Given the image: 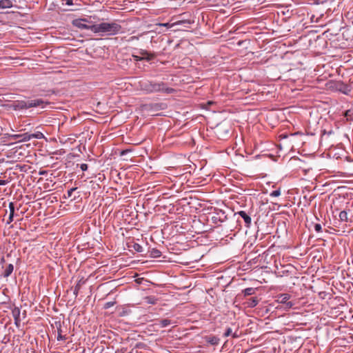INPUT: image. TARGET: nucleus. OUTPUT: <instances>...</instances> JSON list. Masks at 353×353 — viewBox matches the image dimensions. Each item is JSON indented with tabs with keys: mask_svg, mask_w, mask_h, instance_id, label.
I'll list each match as a JSON object with an SVG mask.
<instances>
[{
	"mask_svg": "<svg viewBox=\"0 0 353 353\" xmlns=\"http://www.w3.org/2000/svg\"><path fill=\"white\" fill-rule=\"evenodd\" d=\"M150 255L154 257V258H158L159 256H161V251H159L158 249H156V248H153L152 249V250L150 251Z\"/></svg>",
	"mask_w": 353,
	"mask_h": 353,
	"instance_id": "21",
	"label": "nucleus"
},
{
	"mask_svg": "<svg viewBox=\"0 0 353 353\" xmlns=\"http://www.w3.org/2000/svg\"><path fill=\"white\" fill-rule=\"evenodd\" d=\"M139 54L143 57V60H145L147 61H150L154 59L156 57L154 52H150L143 49H140L139 50Z\"/></svg>",
	"mask_w": 353,
	"mask_h": 353,
	"instance_id": "10",
	"label": "nucleus"
},
{
	"mask_svg": "<svg viewBox=\"0 0 353 353\" xmlns=\"http://www.w3.org/2000/svg\"><path fill=\"white\" fill-rule=\"evenodd\" d=\"M225 331L229 332V331H232V330H231V328L228 327V328L226 329Z\"/></svg>",
	"mask_w": 353,
	"mask_h": 353,
	"instance_id": "48",
	"label": "nucleus"
},
{
	"mask_svg": "<svg viewBox=\"0 0 353 353\" xmlns=\"http://www.w3.org/2000/svg\"><path fill=\"white\" fill-rule=\"evenodd\" d=\"M4 262H5V259H4V257H2V258L1 259L0 263H3Z\"/></svg>",
	"mask_w": 353,
	"mask_h": 353,
	"instance_id": "43",
	"label": "nucleus"
},
{
	"mask_svg": "<svg viewBox=\"0 0 353 353\" xmlns=\"http://www.w3.org/2000/svg\"><path fill=\"white\" fill-rule=\"evenodd\" d=\"M227 216L225 214V212L223 210H219L215 212L214 215H213L211 218L212 223L216 225H219L221 223L225 221Z\"/></svg>",
	"mask_w": 353,
	"mask_h": 353,
	"instance_id": "7",
	"label": "nucleus"
},
{
	"mask_svg": "<svg viewBox=\"0 0 353 353\" xmlns=\"http://www.w3.org/2000/svg\"><path fill=\"white\" fill-rule=\"evenodd\" d=\"M345 309H339L338 307L332 306V329L335 331L339 330L341 327H346V322L344 319L347 317Z\"/></svg>",
	"mask_w": 353,
	"mask_h": 353,
	"instance_id": "4",
	"label": "nucleus"
},
{
	"mask_svg": "<svg viewBox=\"0 0 353 353\" xmlns=\"http://www.w3.org/2000/svg\"><path fill=\"white\" fill-rule=\"evenodd\" d=\"M255 288H245L242 291V293L244 294L245 296L252 295L255 293Z\"/></svg>",
	"mask_w": 353,
	"mask_h": 353,
	"instance_id": "19",
	"label": "nucleus"
},
{
	"mask_svg": "<svg viewBox=\"0 0 353 353\" xmlns=\"http://www.w3.org/2000/svg\"><path fill=\"white\" fill-rule=\"evenodd\" d=\"M10 138L13 140H16L20 139L19 142H25L30 141L29 133H23V134H14L10 135Z\"/></svg>",
	"mask_w": 353,
	"mask_h": 353,
	"instance_id": "11",
	"label": "nucleus"
},
{
	"mask_svg": "<svg viewBox=\"0 0 353 353\" xmlns=\"http://www.w3.org/2000/svg\"><path fill=\"white\" fill-rule=\"evenodd\" d=\"M137 245V248H135V249L137 250V251L140 252L141 250H139V248H141V246L139 245H138V244Z\"/></svg>",
	"mask_w": 353,
	"mask_h": 353,
	"instance_id": "41",
	"label": "nucleus"
},
{
	"mask_svg": "<svg viewBox=\"0 0 353 353\" xmlns=\"http://www.w3.org/2000/svg\"><path fill=\"white\" fill-rule=\"evenodd\" d=\"M12 314L14 319L15 324L19 326L20 322H21V310L18 307H14L12 310Z\"/></svg>",
	"mask_w": 353,
	"mask_h": 353,
	"instance_id": "12",
	"label": "nucleus"
},
{
	"mask_svg": "<svg viewBox=\"0 0 353 353\" xmlns=\"http://www.w3.org/2000/svg\"><path fill=\"white\" fill-rule=\"evenodd\" d=\"M339 91L345 94H348L350 91V86L339 81H332V91Z\"/></svg>",
	"mask_w": 353,
	"mask_h": 353,
	"instance_id": "5",
	"label": "nucleus"
},
{
	"mask_svg": "<svg viewBox=\"0 0 353 353\" xmlns=\"http://www.w3.org/2000/svg\"><path fill=\"white\" fill-rule=\"evenodd\" d=\"M80 288H81V285L79 283L77 284V285L74 287V294L75 295V296H77L78 295Z\"/></svg>",
	"mask_w": 353,
	"mask_h": 353,
	"instance_id": "28",
	"label": "nucleus"
},
{
	"mask_svg": "<svg viewBox=\"0 0 353 353\" xmlns=\"http://www.w3.org/2000/svg\"><path fill=\"white\" fill-rule=\"evenodd\" d=\"M52 334L54 335V337L57 338V341L65 340L66 339L65 336H63L61 334V332H57V334L56 332H52V334L50 336L48 335V337H52Z\"/></svg>",
	"mask_w": 353,
	"mask_h": 353,
	"instance_id": "22",
	"label": "nucleus"
},
{
	"mask_svg": "<svg viewBox=\"0 0 353 353\" xmlns=\"http://www.w3.org/2000/svg\"><path fill=\"white\" fill-rule=\"evenodd\" d=\"M10 213L14 214V204L12 202L9 203Z\"/></svg>",
	"mask_w": 353,
	"mask_h": 353,
	"instance_id": "31",
	"label": "nucleus"
},
{
	"mask_svg": "<svg viewBox=\"0 0 353 353\" xmlns=\"http://www.w3.org/2000/svg\"><path fill=\"white\" fill-rule=\"evenodd\" d=\"M159 26H165V27H167V28H171L173 26V24L170 25V23H160Z\"/></svg>",
	"mask_w": 353,
	"mask_h": 353,
	"instance_id": "38",
	"label": "nucleus"
},
{
	"mask_svg": "<svg viewBox=\"0 0 353 353\" xmlns=\"http://www.w3.org/2000/svg\"><path fill=\"white\" fill-rule=\"evenodd\" d=\"M65 5L67 6H72L73 1L72 0H65Z\"/></svg>",
	"mask_w": 353,
	"mask_h": 353,
	"instance_id": "39",
	"label": "nucleus"
},
{
	"mask_svg": "<svg viewBox=\"0 0 353 353\" xmlns=\"http://www.w3.org/2000/svg\"><path fill=\"white\" fill-rule=\"evenodd\" d=\"M48 103V102L44 101L41 99H36L29 101H23V100H17L12 101L11 103L8 105L10 108H12L14 110H26L30 108L41 106L43 108L44 104Z\"/></svg>",
	"mask_w": 353,
	"mask_h": 353,
	"instance_id": "3",
	"label": "nucleus"
},
{
	"mask_svg": "<svg viewBox=\"0 0 353 353\" xmlns=\"http://www.w3.org/2000/svg\"><path fill=\"white\" fill-rule=\"evenodd\" d=\"M239 214L245 221L247 227H249L251 224V218L245 211H239L236 213Z\"/></svg>",
	"mask_w": 353,
	"mask_h": 353,
	"instance_id": "13",
	"label": "nucleus"
},
{
	"mask_svg": "<svg viewBox=\"0 0 353 353\" xmlns=\"http://www.w3.org/2000/svg\"><path fill=\"white\" fill-rule=\"evenodd\" d=\"M336 249V248H334L332 247V258L334 257V250H335Z\"/></svg>",
	"mask_w": 353,
	"mask_h": 353,
	"instance_id": "45",
	"label": "nucleus"
},
{
	"mask_svg": "<svg viewBox=\"0 0 353 353\" xmlns=\"http://www.w3.org/2000/svg\"><path fill=\"white\" fill-rule=\"evenodd\" d=\"M13 270H14V266L12 264H8V265H6L2 275L3 276V277H8L10 276V274H12V272H13Z\"/></svg>",
	"mask_w": 353,
	"mask_h": 353,
	"instance_id": "16",
	"label": "nucleus"
},
{
	"mask_svg": "<svg viewBox=\"0 0 353 353\" xmlns=\"http://www.w3.org/2000/svg\"><path fill=\"white\" fill-rule=\"evenodd\" d=\"M146 299H147V302L148 303H151V304L155 303V300H154V297L148 296V297H146Z\"/></svg>",
	"mask_w": 353,
	"mask_h": 353,
	"instance_id": "32",
	"label": "nucleus"
},
{
	"mask_svg": "<svg viewBox=\"0 0 353 353\" xmlns=\"http://www.w3.org/2000/svg\"><path fill=\"white\" fill-rule=\"evenodd\" d=\"M77 190V188H72L71 189H70L68 191V197H70L72 196V194L74 191H75Z\"/></svg>",
	"mask_w": 353,
	"mask_h": 353,
	"instance_id": "35",
	"label": "nucleus"
},
{
	"mask_svg": "<svg viewBox=\"0 0 353 353\" xmlns=\"http://www.w3.org/2000/svg\"><path fill=\"white\" fill-rule=\"evenodd\" d=\"M14 216V214L10 213L8 220L7 221V224H10V223H12L13 221Z\"/></svg>",
	"mask_w": 353,
	"mask_h": 353,
	"instance_id": "34",
	"label": "nucleus"
},
{
	"mask_svg": "<svg viewBox=\"0 0 353 353\" xmlns=\"http://www.w3.org/2000/svg\"><path fill=\"white\" fill-rule=\"evenodd\" d=\"M334 199H332V204H334V203H335V201H334V199H335V196H336V194H334Z\"/></svg>",
	"mask_w": 353,
	"mask_h": 353,
	"instance_id": "46",
	"label": "nucleus"
},
{
	"mask_svg": "<svg viewBox=\"0 0 353 353\" xmlns=\"http://www.w3.org/2000/svg\"><path fill=\"white\" fill-rule=\"evenodd\" d=\"M114 304H115L114 301L107 302L105 303L103 307H104V309H108V308L112 307Z\"/></svg>",
	"mask_w": 353,
	"mask_h": 353,
	"instance_id": "26",
	"label": "nucleus"
},
{
	"mask_svg": "<svg viewBox=\"0 0 353 353\" xmlns=\"http://www.w3.org/2000/svg\"><path fill=\"white\" fill-rule=\"evenodd\" d=\"M290 296H291L289 294H287V293L281 294L277 296L276 301L278 303L285 304V303H287L288 301L290 300Z\"/></svg>",
	"mask_w": 353,
	"mask_h": 353,
	"instance_id": "14",
	"label": "nucleus"
},
{
	"mask_svg": "<svg viewBox=\"0 0 353 353\" xmlns=\"http://www.w3.org/2000/svg\"><path fill=\"white\" fill-rule=\"evenodd\" d=\"M132 56L134 60L136 61H141L143 60V57L140 54L137 55V54H133Z\"/></svg>",
	"mask_w": 353,
	"mask_h": 353,
	"instance_id": "27",
	"label": "nucleus"
},
{
	"mask_svg": "<svg viewBox=\"0 0 353 353\" xmlns=\"http://www.w3.org/2000/svg\"><path fill=\"white\" fill-rule=\"evenodd\" d=\"M207 341L208 343H210L212 345H217L219 342V339H218L216 336H210L207 338Z\"/></svg>",
	"mask_w": 353,
	"mask_h": 353,
	"instance_id": "20",
	"label": "nucleus"
},
{
	"mask_svg": "<svg viewBox=\"0 0 353 353\" xmlns=\"http://www.w3.org/2000/svg\"><path fill=\"white\" fill-rule=\"evenodd\" d=\"M334 212L332 211V216L334 217L333 225L336 227L337 222H346L347 221V214L346 211L342 210L339 213V219L336 218V215H334Z\"/></svg>",
	"mask_w": 353,
	"mask_h": 353,
	"instance_id": "9",
	"label": "nucleus"
},
{
	"mask_svg": "<svg viewBox=\"0 0 353 353\" xmlns=\"http://www.w3.org/2000/svg\"><path fill=\"white\" fill-rule=\"evenodd\" d=\"M7 183L8 181L6 180H0V185H5L7 184Z\"/></svg>",
	"mask_w": 353,
	"mask_h": 353,
	"instance_id": "40",
	"label": "nucleus"
},
{
	"mask_svg": "<svg viewBox=\"0 0 353 353\" xmlns=\"http://www.w3.org/2000/svg\"><path fill=\"white\" fill-rule=\"evenodd\" d=\"M26 313V311H25V310H24V311H23V313L22 314H23V318H25Z\"/></svg>",
	"mask_w": 353,
	"mask_h": 353,
	"instance_id": "47",
	"label": "nucleus"
},
{
	"mask_svg": "<svg viewBox=\"0 0 353 353\" xmlns=\"http://www.w3.org/2000/svg\"><path fill=\"white\" fill-rule=\"evenodd\" d=\"M231 334H232V332H225V336H228ZM240 336H241V334H238L237 332H232V337L238 338V337H240Z\"/></svg>",
	"mask_w": 353,
	"mask_h": 353,
	"instance_id": "25",
	"label": "nucleus"
},
{
	"mask_svg": "<svg viewBox=\"0 0 353 353\" xmlns=\"http://www.w3.org/2000/svg\"><path fill=\"white\" fill-rule=\"evenodd\" d=\"M294 303L292 301H288L287 303H285V307L286 309L292 308L294 306Z\"/></svg>",
	"mask_w": 353,
	"mask_h": 353,
	"instance_id": "30",
	"label": "nucleus"
},
{
	"mask_svg": "<svg viewBox=\"0 0 353 353\" xmlns=\"http://www.w3.org/2000/svg\"><path fill=\"white\" fill-rule=\"evenodd\" d=\"M351 318L353 319V314L351 316Z\"/></svg>",
	"mask_w": 353,
	"mask_h": 353,
	"instance_id": "49",
	"label": "nucleus"
},
{
	"mask_svg": "<svg viewBox=\"0 0 353 353\" xmlns=\"http://www.w3.org/2000/svg\"><path fill=\"white\" fill-rule=\"evenodd\" d=\"M91 28L92 32L94 33H99L101 35L112 36L118 34L122 27L116 22H103L99 24H93Z\"/></svg>",
	"mask_w": 353,
	"mask_h": 353,
	"instance_id": "2",
	"label": "nucleus"
},
{
	"mask_svg": "<svg viewBox=\"0 0 353 353\" xmlns=\"http://www.w3.org/2000/svg\"><path fill=\"white\" fill-rule=\"evenodd\" d=\"M258 303L259 299L257 297H251L248 302V305L250 307H254L258 304Z\"/></svg>",
	"mask_w": 353,
	"mask_h": 353,
	"instance_id": "18",
	"label": "nucleus"
},
{
	"mask_svg": "<svg viewBox=\"0 0 353 353\" xmlns=\"http://www.w3.org/2000/svg\"><path fill=\"white\" fill-rule=\"evenodd\" d=\"M332 306L338 307L339 309H345V310H348L345 304V299L339 296H336L332 299Z\"/></svg>",
	"mask_w": 353,
	"mask_h": 353,
	"instance_id": "8",
	"label": "nucleus"
},
{
	"mask_svg": "<svg viewBox=\"0 0 353 353\" xmlns=\"http://www.w3.org/2000/svg\"><path fill=\"white\" fill-rule=\"evenodd\" d=\"M314 229H315V230H316V232H321V231L322 228H321V225L320 224L316 223V224H315V225H314Z\"/></svg>",
	"mask_w": 353,
	"mask_h": 353,
	"instance_id": "36",
	"label": "nucleus"
},
{
	"mask_svg": "<svg viewBox=\"0 0 353 353\" xmlns=\"http://www.w3.org/2000/svg\"><path fill=\"white\" fill-rule=\"evenodd\" d=\"M137 245V248H135V249L137 250V251L140 252L141 250H139V248H141V246L139 245H138V244Z\"/></svg>",
	"mask_w": 353,
	"mask_h": 353,
	"instance_id": "42",
	"label": "nucleus"
},
{
	"mask_svg": "<svg viewBox=\"0 0 353 353\" xmlns=\"http://www.w3.org/2000/svg\"><path fill=\"white\" fill-rule=\"evenodd\" d=\"M171 323L170 320L168 319H163L160 321V325L162 327H165L169 325Z\"/></svg>",
	"mask_w": 353,
	"mask_h": 353,
	"instance_id": "23",
	"label": "nucleus"
},
{
	"mask_svg": "<svg viewBox=\"0 0 353 353\" xmlns=\"http://www.w3.org/2000/svg\"><path fill=\"white\" fill-rule=\"evenodd\" d=\"M139 86L141 90L146 93L163 92L166 94H172L175 90L169 88L163 82H156L149 80H143L139 82Z\"/></svg>",
	"mask_w": 353,
	"mask_h": 353,
	"instance_id": "1",
	"label": "nucleus"
},
{
	"mask_svg": "<svg viewBox=\"0 0 353 353\" xmlns=\"http://www.w3.org/2000/svg\"><path fill=\"white\" fill-rule=\"evenodd\" d=\"M350 110H346L344 113V116L346 118L347 121L352 120V119L350 117Z\"/></svg>",
	"mask_w": 353,
	"mask_h": 353,
	"instance_id": "33",
	"label": "nucleus"
},
{
	"mask_svg": "<svg viewBox=\"0 0 353 353\" xmlns=\"http://www.w3.org/2000/svg\"><path fill=\"white\" fill-rule=\"evenodd\" d=\"M80 168L81 170L86 171L88 170V166L86 163H82L81 164Z\"/></svg>",
	"mask_w": 353,
	"mask_h": 353,
	"instance_id": "37",
	"label": "nucleus"
},
{
	"mask_svg": "<svg viewBox=\"0 0 353 353\" xmlns=\"http://www.w3.org/2000/svg\"><path fill=\"white\" fill-rule=\"evenodd\" d=\"M29 136H30V140L32 139H41L45 138V136L43 135V134L41 132H36L32 134L29 133Z\"/></svg>",
	"mask_w": 353,
	"mask_h": 353,
	"instance_id": "17",
	"label": "nucleus"
},
{
	"mask_svg": "<svg viewBox=\"0 0 353 353\" xmlns=\"http://www.w3.org/2000/svg\"><path fill=\"white\" fill-rule=\"evenodd\" d=\"M272 197H276L281 195V191L279 189L272 191L270 194Z\"/></svg>",
	"mask_w": 353,
	"mask_h": 353,
	"instance_id": "24",
	"label": "nucleus"
},
{
	"mask_svg": "<svg viewBox=\"0 0 353 353\" xmlns=\"http://www.w3.org/2000/svg\"><path fill=\"white\" fill-rule=\"evenodd\" d=\"M128 152V150H123L121 153V155H123L125 154L126 152Z\"/></svg>",
	"mask_w": 353,
	"mask_h": 353,
	"instance_id": "44",
	"label": "nucleus"
},
{
	"mask_svg": "<svg viewBox=\"0 0 353 353\" xmlns=\"http://www.w3.org/2000/svg\"><path fill=\"white\" fill-rule=\"evenodd\" d=\"M144 33H141L140 34H139L138 36H132L131 37L130 39H129V41H134V40H139V38L141 37H142Z\"/></svg>",
	"mask_w": 353,
	"mask_h": 353,
	"instance_id": "29",
	"label": "nucleus"
},
{
	"mask_svg": "<svg viewBox=\"0 0 353 353\" xmlns=\"http://www.w3.org/2000/svg\"><path fill=\"white\" fill-rule=\"evenodd\" d=\"M13 6L11 0H0V9L10 8Z\"/></svg>",
	"mask_w": 353,
	"mask_h": 353,
	"instance_id": "15",
	"label": "nucleus"
},
{
	"mask_svg": "<svg viewBox=\"0 0 353 353\" xmlns=\"http://www.w3.org/2000/svg\"><path fill=\"white\" fill-rule=\"evenodd\" d=\"M72 25L81 30H90L92 31L93 25H89L86 19H77L72 21Z\"/></svg>",
	"mask_w": 353,
	"mask_h": 353,
	"instance_id": "6",
	"label": "nucleus"
}]
</instances>
